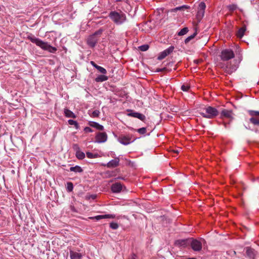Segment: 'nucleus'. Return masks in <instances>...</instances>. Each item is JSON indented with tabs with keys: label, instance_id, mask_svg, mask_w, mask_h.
Returning <instances> with one entry per match:
<instances>
[{
	"label": "nucleus",
	"instance_id": "obj_1",
	"mask_svg": "<svg viewBox=\"0 0 259 259\" xmlns=\"http://www.w3.org/2000/svg\"><path fill=\"white\" fill-rule=\"evenodd\" d=\"M28 39L44 51H47L51 53H55L57 50L56 47L51 46L48 42L44 41L36 37L28 36Z\"/></svg>",
	"mask_w": 259,
	"mask_h": 259
},
{
	"label": "nucleus",
	"instance_id": "obj_2",
	"mask_svg": "<svg viewBox=\"0 0 259 259\" xmlns=\"http://www.w3.org/2000/svg\"><path fill=\"white\" fill-rule=\"evenodd\" d=\"M110 17L117 24H121L126 20L125 15L122 12H112L110 13Z\"/></svg>",
	"mask_w": 259,
	"mask_h": 259
},
{
	"label": "nucleus",
	"instance_id": "obj_3",
	"mask_svg": "<svg viewBox=\"0 0 259 259\" xmlns=\"http://www.w3.org/2000/svg\"><path fill=\"white\" fill-rule=\"evenodd\" d=\"M219 112L217 109L211 106L205 107L203 111L200 112V114L204 117L207 118H213L217 116Z\"/></svg>",
	"mask_w": 259,
	"mask_h": 259
},
{
	"label": "nucleus",
	"instance_id": "obj_4",
	"mask_svg": "<svg viewBox=\"0 0 259 259\" xmlns=\"http://www.w3.org/2000/svg\"><path fill=\"white\" fill-rule=\"evenodd\" d=\"M221 60L226 61L234 57V53L231 49H224L222 51L220 55Z\"/></svg>",
	"mask_w": 259,
	"mask_h": 259
},
{
	"label": "nucleus",
	"instance_id": "obj_5",
	"mask_svg": "<svg viewBox=\"0 0 259 259\" xmlns=\"http://www.w3.org/2000/svg\"><path fill=\"white\" fill-rule=\"evenodd\" d=\"M191 246L193 250L196 251H199L202 249V243L197 239H193L191 241Z\"/></svg>",
	"mask_w": 259,
	"mask_h": 259
},
{
	"label": "nucleus",
	"instance_id": "obj_6",
	"mask_svg": "<svg viewBox=\"0 0 259 259\" xmlns=\"http://www.w3.org/2000/svg\"><path fill=\"white\" fill-rule=\"evenodd\" d=\"M135 140H132L129 136H121L118 138V141L121 144L127 145L133 142Z\"/></svg>",
	"mask_w": 259,
	"mask_h": 259
},
{
	"label": "nucleus",
	"instance_id": "obj_7",
	"mask_svg": "<svg viewBox=\"0 0 259 259\" xmlns=\"http://www.w3.org/2000/svg\"><path fill=\"white\" fill-rule=\"evenodd\" d=\"M174 48L173 47H170L168 49L165 50L163 52H161L159 56H158L157 59L159 60H162L164 58H165L167 55L170 54L174 50Z\"/></svg>",
	"mask_w": 259,
	"mask_h": 259
},
{
	"label": "nucleus",
	"instance_id": "obj_8",
	"mask_svg": "<svg viewBox=\"0 0 259 259\" xmlns=\"http://www.w3.org/2000/svg\"><path fill=\"white\" fill-rule=\"evenodd\" d=\"M97 41V32H95L93 35L90 36L88 39V44L91 47H95Z\"/></svg>",
	"mask_w": 259,
	"mask_h": 259
},
{
	"label": "nucleus",
	"instance_id": "obj_9",
	"mask_svg": "<svg viewBox=\"0 0 259 259\" xmlns=\"http://www.w3.org/2000/svg\"><path fill=\"white\" fill-rule=\"evenodd\" d=\"M120 161L119 157H116L114 159L110 160L107 164L108 167L113 168L119 165Z\"/></svg>",
	"mask_w": 259,
	"mask_h": 259
},
{
	"label": "nucleus",
	"instance_id": "obj_10",
	"mask_svg": "<svg viewBox=\"0 0 259 259\" xmlns=\"http://www.w3.org/2000/svg\"><path fill=\"white\" fill-rule=\"evenodd\" d=\"M122 189V185L119 183H115L111 186V190L114 193L120 192Z\"/></svg>",
	"mask_w": 259,
	"mask_h": 259
},
{
	"label": "nucleus",
	"instance_id": "obj_11",
	"mask_svg": "<svg viewBox=\"0 0 259 259\" xmlns=\"http://www.w3.org/2000/svg\"><path fill=\"white\" fill-rule=\"evenodd\" d=\"M221 116L222 118L226 117L227 118H232V112L231 110L224 109L221 112Z\"/></svg>",
	"mask_w": 259,
	"mask_h": 259
},
{
	"label": "nucleus",
	"instance_id": "obj_12",
	"mask_svg": "<svg viewBox=\"0 0 259 259\" xmlns=\"http://www.w3.org/2000/svg\"><path fill=\"white\" fill-rule=\"evenodd\" d=\"M107 135L104 132H98V143H104L107 141Z\"/></svg>",
	"mask_w": 259,
	"mask_h": 259
},
{
	"label": "nucleus",
	"instance_id": "obj_13",
	"mask_svg": "<svg viewBox=\"0 0 259 259\" xmlns=\"http://www.w3.org/2000/svg\"><path fill=\"white\" fill-rule=\"evenodd\" d=\"M71 259H81L82 255L80 253L73 250L70 251Z\"/></svg>",
	"mask_w": 259,
	"mask_h": 259
},
{
	"label": "nucleus",
	"instance_id": "obj_14",
	"mask_svg": "<svg viewBox=\"0 0 259 259\" xmlns=\"http://www.w3.org/2000/svg\"><path fill=\"white\" fill-rule=\"evenodd\" d=\"M246 253L248 257L250 259H254L255 257V251L254 249L250 248H246Z\"/></svg>",
	"mask_w": 259,
	"mask_h": 259
},
{
	"label": "nucleus",
	"instance_id": "obj_15",
	"mask_svg": "<svg viewBox=\"0 0 259 259\" xmlns=\"http://www.w3.org/2000/svg\"><path fill=\"white\" fill-rule=\"evenodd\" d=\"M188 241H189V240L187 239L178 240L175 242V244L177 246H178L180 247H181V246L185 247L189 243Z\"/></svg>",
	"mask_w": 259,
	"mask_h": 259
},
{
	"label": "nucleus",
	"instance_id": "obj_16",
	"mask_svg": "<svg viewBox=\"0 0 259 259\" xmlns=\"http://www.w3.org/2000/svg\"><path fill=\"white\" fill-rule=\"evenodd\" d=\"M129 116L137 118L141 120H144L145 118V115L138 112H132L128 114Z\"/></svg>",
	"mask_w": 259,
	"mask_h": 259
},
{
	"label": "nucleus",
	"instance_id": "obj_17",
	"mask_svg": "<svg viewBox=\"0 0 259 259\" xmlns=\"http://www.w3.org/2000/svg\"><path fill=\"white\" fill-rule=\"evenodd\" d=\"M64 113L65 116L67 117L75 118L76 117V115L72 111L68 109H65Z\"/></svg>",
	"mask_w": 259,
	"mask_h": 259
},
{
	"label": "nucleus",
	"instance_id": "obj_18",
	"mask_svg": "<svg viewBox=\"0 0 259 259\" xmlns=\"http://www.w3.org/2000/svg\"><path fill=\"white\" fill-rule=\"evenodd\" d=\"M205 4L204 2H201L198 6V15H203L204 14V10L205 9Z\"/></svg>",
	"mask_w": 259,
	"mask_h": 259
},
{
	"label": "nucleus",
	"instance_id": "obj_19",
	"mask_svg": "<svg viewBox=\"0 0 259 259\" xmlns=\"http://www.w3.org/2000/svg\"><path fill=\"white\" fill-rule=\"evenodd\" d=\"M220 66L222 68H224L226 72H227L229 74H231L233 72H234L235 70H236V67H234L233 68H230L228 67V65L224 66L223 64H221Z\"/></svg>",
	"mask_w": 259,
	"mask_h": 259
},
{
	"label": "nucleus",
	"instance_id": "obj_20",
	"mask_svg": "<svg viewBox=\"0 0 259 259\" xmlns=\"http://www.w3.org/2000/svg\"><path fill=\"white\" fill-rule=\"evenodd\" d=\"M246 30V28L245 25L240 28L237 33V36L239 38H242L244 35V32H245Z\"/></svg>",
	"mask_w": 259,
	"mask_h": 259
},
{
	"label": "nucleus",
	"instance_id": "obj_21",
	"mask_svg": "<svg viewBox=\"0 0 259 259\" xmlns=\"http://www.w3.org/2000/svg\"><path fill=\"white\" fill-rule=\"evenodd\" d=\"M116 216L114 214L98 215V220L102 219H114Z\"/></svg>",
	"mask_w": 259,
	"mask_h": 259
},
{
	"label": "nucleus",
	"instance_id": "obj_22",
	"mask_svg": "<svg viewBox=\"0 0 259 259\" xmlns=\"http://www.w3.org/2000/svg\"><path fill=\"white\" fill-rule=\"evenodd\" d=\"M76 156L78 159H83L85 157V154L80 150H77Z\"/></svg>",
	"mask_w": 259,
	"mask_h": 259
},
{
	"label": "nucleus",
	"instance_id": "obj_23",
	"mask_svg": "<svg viewBox=\"0 0 259 259\" xmlns=\"http://www.w3.org/2000/svg\"><path fill=\"white\" fill-rule=\"evenodd\" d=\"M70 170L71 171H74L76 172H81L82 171L81 168L78 165H76L75 166L71 167L70 168Z\"/></svg>",
	"mask_w": 259,
	"mask_h": 259
},
{
	"label": "nucleus",
	"instance_id": "obj_24",
	"mask_svg": "<svg viewBox=\"0 0 259 259\" xmlns=\"http://www.w3.org/2000/svg\"><path fill=\"white\" fill-rule=\"evenodd\" d=\"M108 79V77L105 74H98V82H103L107 80Z\"/></svg>",
	"mask_w": 259,
	"mask_h": 259
},
{
	"label": "nucleus",
	"instance_id": "obj_25",
	"mask_svg": "<svg viewBox=\"0 0 259 259\" xmlns=\"http://www.w3.org/2000/svg\"><path fill=\"white\" fill-rule=\"evenodd\" d=\"M68 122L69 124L74 125L76 129L78 128L79 125L77 121L73 120L72 119H69L68 120Z\"/></svg>",
	"mask_w": 259,
	"mask_h": 259
},
{
	"label": "nucleus",
	"instance_id": "obj_26",
	"mask_svg": "<svg viewBox=\"0 0 259 259\" xmlns=\"http://www.w3.org/2000/svg\"><path fill=\"white\" fill-rule=\"evenodd\" d=\"M188 32V28L187 27H184L178 32V34L179 36H182L186 34Z\"/></svg>",
	"mask_w": 259,
	"mask_h": 259
},
{
	"label": "nucleus",
	"instance_id": "obj_27",
	"mask_svg": "<svg viewBox=\"0 0 259 259\" xmlns=\"http://www.w3.org/2000/svg\"><path fill=\"white\" fill-rule=\"evenodd\" d=\"M227 8L230 11L233 12L234 10L237 9V6L236 4H231V5H228L227 6Z\"/></svg>",
	"mask_w": 259,
	"mask_h": 259
},
{
	"label": "nucleus",
	"instance_id": "obj_28",
	"mask_svg": "<svg viewBox=\"0 0 259 259\" xmlns=\"http://www.w3.org/2000/svg\"><path fill=\"white\" fill-rule=\"evenodd\" d=\"M197 33L195 32L193 34L191 35L190 36L187 37L185 40V44L188 43L191 39L194 38L195 36H196Z\"/></svg>",
	"mask_w": 259,
	"mask_h": 259
},
{
	"label": "nucleus",
	"instance_id": "obj_29",
	"mask_svg": "<svg viewBox=\"0 0 259 259\" xmlns=\"http://www.w3.org/2000/svg\"><path fill=\"white\" fill-rule=\"evenodd\" d=\"M250 121L254 125H259V119L254 117H251Z\"/></svg>",
	"mask_w": 259,
	"mask_h": 259
},
{
	"label": "nucleus",
	"instance_id": "obj_30",
	"mask_svg": "<svg viewBox=\"0 0 259 259\" xmlns=\"http://www.w3.org/2000/svg\"><path fill=\"white\" fill-rule=\"evenodd\" d=\"M73 189V186L72 183L68 182L67 183V190L68 192H71Z\"/></svg>",
	"mask_w": 259,
	"mask_h": 259
},
{
	"label": "nucleus",
	"instance_id": "obj_31",
	"mask_svg": "<svg viewBox=\"0 0 259 259\" xmlns=\"http://www.w3.org/2000/svg\"><path fill=\"white\" fill-rule=\"evenodd\" d=\"M118 224L115 222H111L110 224V227L113 229H116L118 228Z\"/></svg>",
	"mask_w": 259,
	"mask_h": 259
},
{
	"label": "nucleus",
	"instance_id": "obj_32",
	"mask_svg": "<svg viewBox=\"0 0 259 259\" xmlns=\"http://www.w3.org/2000/svg\"><path fill=\"white\" fill-rule=\"evenodd\" d=\"M87 156L89 158H95L97 157V154H94L91 152H88L86 153Z\"/></svg>",
	"mask_w": 259,
	"mask_h": 259
},
{
	"label": "nucleus",
	"instance_id": "obj_33",
	"mask_svg": "<svg viewBox=\"0 0 259 259\" xmlns=\"http://www.w3.org/2000/svg\"><path fill=\"white\" fill-rule=\"evenodd\" d=\"M98 72H100V73H101L102 74H106L107 71L104 68H103V67H102L101 66H98Z\"/></svg>",
	"mask_w": 259,
	"mask_h": 259
},
{
	"label": "nucleus",
	"instance_id": "obj_34",
	"mask_svg": "<svg viewBox=\"0 0 259 259\" xmlns=\"http://www.w3.org/2000/svg\"><path fill=\"white\" fill-rule=\"evenodd\" d=\"M137 132L142 135H143L146 132V128L145 127H142L137 130Z\"/></svg>",
	"mask_w": 259,
	"mask_h": 259
},
{
	"label": "nucleus",
	"instance_id": "obj_35",
	"mask_svg": "<svg viewBox=\"0 0 259 259\" xmlns=\"http://www.w3.org/2000/svg\"><path fill=\"white\" fill-rule=\"evenodd\" d=\"M186 8H188V7L186 6H181V7H177L175 9H174L172 11L173 12H176L178 10H183L184 9H186Z\"/></svg>",
	"mask_w": 259,
	"mask_h": 259
},
{
	"label": "nucleus",
	"instance_id": "obj_36",
	"mask_svg": "<svg viewBox=\"0 0 259 259\" xmlns=\"http://www.w3.org/2000/svg\"><path fill=\"white\" fill-rule=\"evenodd\" d=\"M190 89V86L188 84H183L181 87V89L183 91H188Z\"/></svg>",
	"mask_w": 259,
	"mask_h": 259
},
{
	"label": "nucleus",
	"instance_id": "obj_37",
	"mask_svg": "<svg viewBox=\"0 0 259 259\" xmlns=\"http://www.w3.org/2000/svg\"><path fill=\"white\" fill-rule=\"evenodd\" d=\"M149 48V46L148 45H143L140 47V49L142 51H146Z\"/></svg>",
	"mask_w": 259,
	"mask_h": 259
},
{
	"label": "nucleus",
	"instance_id": "obj_38",
	"mask_svg": "<svg viewBox=\"0 0 259 259\" xmlns=\"http://www.w3.org/2000/svg\"><path fill=\"white\" fill-rule=\"evenodd\" d=\"M249 114L251 116H259V111H250Z\"/></svg>",
	"mask_w": 259,
	"mask_h": 259
},
{
	"label": "nucleus",
	"instance_id": "obj_39",
	"mask_svg": "<svg viewBox=\"0 0 259 259\" xmlns=\"http://www.w3.org/2000/svg\"><path fill=\"white\" fill-rule=\"evenodd\" d=\"M73 149L76 151V152L77 151V150H80V148L78 145L77 144H74L73 145Z\"/></svg>",
	"mask_w": 259,
	"mask_h": 259
},
{
	"label": "nucleus",
	"instance_id": "obj_40",
	"mask_svg": "<svg viewBox=\"0 0 259 259\" xmlns=\"http://www.w3.org/2000/svg\"><path fill=\"white\" fill-rule=\"evenodd\" d=\"M84 131L87 133H90V132H92L91 128L90 127H85L84 128Z\"/></svg>",
	"mask_w": 259,
	"mask_h": 259
},
{
	"label": "nucleus",
	"instance_id": "obj_41",
	"mask_svg": "<svg viewBox=\"0 0 259 259\" xmlns=\"http://www.w3.org/2000/svg\"><path fill=\"white\" fill-rule=\"evenodd\" d=\"M103 130V126L98 124V131H102Z\"/></svg>",
	"mask_w": 259,
	"mask_h": 259
},
{
	"label": "nucleus",
	"instance_id": "obj_42",
	"mask_svg": "<svg viewBox=\"0 0 259 259\" xmlns=\"http://www.w3.org/2000/svg\"><path fill=\"white\" fill-rule=\"evenodd\" d=\"M91 63L94 66L95 68H97V65L93 61H91Z\"/></svg>",
	"mask_w": 259,
	"mask_h": 259
},
{
	"label": "nucleus",
	"instance_id": "obj_43",
	"mask_svg": "<svg viewBox=\"0 0 259 259\" xmlns=\"http://www.w3.org/2000/svg\"><path fill=\"white\" fill-rule=\"evenodd\" d=\"M128 259H136V256L134 254L131 257H130Z\"/></svg>",
	"mask_w": 259,
	"mask_h": 259
},
{
	"label": "nucleus",
	"instance_id": "obj_44",
	"mask_svg": "<svg viewBox=\"0 0 259 259\" xmlns=\"http://www.w3.org/2000/svg\"><path fill=\"white\" fill-rule=\"evenodd\" d=\"M95 127H97V122H95Z\"/></svg>",
	"mask_w": 259,
	"mask_h": 259
},
{
	"label": "nucleus",
	"instance_id": "obj_45",
	"mask_svg": "<svg viewBox=\"0 0 259 259\" xmlns=\"http://www.w3.org/2000/svg\"><path fill=\"white\" fill-rule=\"evenodd\" d=\"M161 71V69H158L157 71V72H159V71Z\"/></svg>",
	"mask_w": 259,
	"mask_h": 259
},
{
	"label": "nucleus",
	"instance_id": "obj_46",
	"mask_svg": "<svg viewBox=\"0 0 259 259\" xmlns=\"http://www.w3.org/2000/svg\"><path fill=\"white\" fill-rule=\"evenodd\" d=\"M94 218H95V219H97V216H95V217H94Z\"/></svg>",
	"mask_w": 259,
	"mask_h": 259
},
{
	"label": "nucleus",
	"instance_id": "obj_47",
	"mask_svg": "<svg viewBox=\"0 0 259 259\" xmlns=\"http://www.w3.org/2000/svg\"><path fill=\"white\" fill-rule=\"evenodd\" d=\"M95 80H96V81H97V78H96L95 79Z\"/></svg>",
	"mask_w": 259,
	"mask_h": 259
},
{
	"label": "nucleus",
	"instance_id": "obj_48",
	"mask_svg": "<svg viewBox=\"0 0 259 259\" xmlns=\"http://www.w3.org/2000/svg\"><path fill=\"white\" fill-rule=\"evenodd\" d=\"M93 113L95 114L96 113V111H94Z\"/></svg>",
	"mask_w": 259,
	"mask_h": 259
}]
</instances>
